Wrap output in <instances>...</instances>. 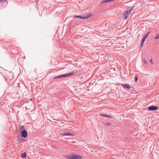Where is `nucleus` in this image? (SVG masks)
Instances as JSON below:
<instances>
[{
  "mask_svg": "<svg viewBox=\"0 0 159 159\" xmlns=\"http://www.w3.org/2000/svg\"><path fill=\"white\" fill-rule=\"evenodd\" d=\"M65 158L68 159H82L83 158V156L77 154H70L66 156Z\"/></svg>",
  "mask_w": 159,
  "mask_h": 159,
  "instance_id": "f257e3e1",
  "label": "nucleus"
},
{
  "mask_svg": "<svg viewBox=\"0 0 159 159\" xmlns=\"http://www.w3.org/2000/svg\"><path fill=\"white\" fill-rule=\"evenodd\" d=\"M21 136L24 138H25L28 136V133L25 130H23L21 132Z\"/></svg>",
  "mask_w": 159,
  "mask_h": 159,
  "instance_id": "f03ea898",
  "label": "nucleus"
},
{
  "mask_svg": "<svg viewBox=\"0 0 159 159\" xmlns=\"http://www.w3.org/2000/svg\"><path fill=\"white\" fill-rule=\"evenodd\" d=\"M131 11L130 10H128L125 12L124 15V18L125 19H126L129 15L131 13Z\"/></svg>",
  "mask_w": 159,
  "mask_h": 159,
  "instance_id": "7ed1b4c3",
  "label": "nucleus"
},
{
  "mask_svg": "<svg viewBox=\"0 0 159 159\" xmlns=\"http://www.w3.org/2000/svg\"><path fill=\"white\" fill-rule=\"evenodd\" d=\"M148 109L149 111H155L158 109V107L157 106H149L148 107Z\"/></svg>",
  "mask_w": 159,
  "mask_h": 159,
  "instance_id": "20e7f679",
  "label": "nucleus"
},
{
  "mask_svg": "<svg viewBox=\"0 0 159 159\" xmlns=\"http://www.w3.org/2000/svg\"><path fill=\"white\" fill-rule=\"evenodd\" d=\"M91 15H88L86 16H75V17L76 18L79 17L81 19H87L90 17Z\"/></svg>",
  "mask_w": 159,
  "mask_h": 159,
  "instance_id": "39448f33",
  "label": "nucleus"
},
{
  "mask_svg": "<svg viewBox=\"0 0 159 159\" xmlns=\"http://www.w3.org/2000/svg\"><path fill=\"white\" fill-rule=\"evenodd\" d=\"M66 77V74H63L62 75H60L58 76H56L54 77L53 79H58V78H60L62 77Z\"/></svg>",
  "mask_w": 159,
  "mask_h": 159,
  "instance_id": "423d86ee",
  "label": "nucleus"
},
{
  "mask_svg": "<svg viewBox=\"0 0 159 159\" xmlns=\"http://www.w3.org/2000/svg\"><path fill=\"white\" fill-rule=\"evenodd\" d=\"M123 88H125L127 89H129L131 88L129 87V86L128 84H125L122 85Z\"/></svg>",
  "mask_w": 159,
  "mask_h": 159,
  "instance_id": "0eeeda50",
  "label": "nucleus"
},
{
  "mask_svg": "<svg viewBox=\"0 0 159 159\" xmlns=\"http://www.w3.org/2000/svg\"><path fill=\"white\" fill-rule=\"evenodd\" d=\"M61 134L62 135H70L71 134L69 133H62Z\"/></svg>",
  "mask_w": 159,
  "mask_h": 159,
  "instance_id": "6e6552de",
  "label": "nucleus"
},
{
  "mask_svg": "<svg viewBox=\"0 0 159 159\" xmlns=\"http://www.w3.org/2000/svg\"><path fill=\"white\" fill-rule=\"evenodd\" d=\"M100 116H104V117H108V118H111L112 117L110 116H109V115H105V114H100Z\"/></svg>",
  "mask_w": 159,
  "mask_h": 159,
  "instance_id": "1a4fd4ad",
  "label": "nucleus"
},
{
  "mask_svg": "<svg viewBox=\"0 0 159 159\" xmlns=\"http://www.w3.org/2000/svg\"><path fill=\"white\" fill-rule=\"evenodd\" d=\"M21 157L22 158H24L26 157V154L25 152L22 153L21 155Z\"/></svg>",
  "mask_w": 159,
  "mask_h": 159,
  "instance_id": "9d476101",
  "label": "nucleus"
},
{
  "mask_svg": "<svg viewBox=\"0 0 159 159\" xmlns=\"http://www.w3.org/2000/svg\"><path fill=\"white\" fill-rule=\"evenodd\" d=\"M75 74L74 72H72L71 73H69L68 74H66V77H68V76H70L71 75H73Z\"/></svg>",
  "mask_w": 159,
  "mask_h": 159,
  "instance_id": "9b49d317",
  "label": "nucleus"
},
{
  "mask_svg": "<svg viewBox=\"0 0 159 159\" xmlns=\"http://www.w3.org/2000/svg\"><path fill=\"white\" fill-rule=\"evenodd\" d=\"M150 32H148V33H147V34H146L143 36V38L144 39H145L147 38L148 36V34H149L150 33Z\"/></svg>",
  "mask_w": 159,
  "mask_h": 159,
  "instance_id": "f8f14e48",
  "label": "nucleus"
},
{
  "mask_svg": "<svg viewBox=\"0 0 159 159\" xmlns=\"http://www.w3.org/2000/svg\"><path fill=\"white\" fill-rule=\"evenodd\" d=\"M103 124H104L105 125H111V124L109 123H103Z\"/></svg>",
  "mask_w": 159,
  "mask_h": 159,
  "instance_id": "ddd939ff",
  "label": "nucleus"
},
{
  "mask_svg": "<svg viewBox=\"0 0 159 159\" xmlns=\"http://www.w3.org/2000/svg\"><path fill=\"white\" fill-rule=\"evenodd\" d=\"M159 38V34H157V35H156V36L154 38V39H158Z\"/></svg>",
  "mask_w": 159,
  "mask_h": 159,
  "instance_id": "4468645a",
  "label": "nucleus"
},
{
  "mask_svg": "<svg viewBox=\"0 0 159 159\" xmlns=\"http://www.w3.org/2000/svg\"><path fill=\"white\" fill-rule=\"evenodd\" d=\"M24 128V127L23 125H22L20 126V127L19 128L20 129H21Z\"/></svg>",
  "mask_w": 159,
  "mask_h": 159,
  "instance_id": "2eb2a0df",
  "label": "nucleus"
},
{
  "mask_svg": "<svg viewBox=\"0 0 159 159\" xmlns=\"http://www.w3.org/2000/svg\"><path fill=\"white\" fill-rule=\"evenodd\" d=\"M138 80V77L137 75L135 76V82H136Z\"/></svg>",
  "mask_w": 159,
  "mask_h": 159,
  "instance_id": "dca6fc26",
  "label": "nucleus"
},
{
  "mask_svg": "<svg viewBox=\"0 0 159 159\" xmlns=\"http://www.w3.org/2000/svg\"><path fill=\"white\" fill-rule=\"evenodd\" d=\"M145 40V39H144L143 38H142V40H141V42L144 43Z\"/></svg>",
  "mask_w": 159,
  "mask_h": 159,
  "instance_id": "f3484780",
  "label": "nucleus"
},
{
  "mask_svg": "<svg viewBox=\"0 0 159 159\" xmlns=\"http://www.w3.org/2000/svg\"><path fill=\"white\" fill-rule=\"evenodd\" d=\"M149 61L152 64L153 63V61H152V58Z\"/></svg>",
  "mask_w": 159,
  "mask_h": 159,
  "instance_id": "a211bd4d",
  "label": "nucleus"
},
{
  "mask_svg": "<svg viewBox=\"0 0 159 159\" xmlns=\"http://www.w3.org/2000/svg\"><path fill=\"white\" fill-rule=\"evenodd\" d=\"M144 62L145 64H147L148 63V61L144 60Z\"/></svg>",
  "mask_w": 159,
  "mask_h": 159,
  "instance_id": "6ab92c4d",
  "label": "nucleus"
},
{
  "mask_svg": "<svg viewBox=\"0 0 159 159\" xmlns=\"http://www.w3.org/2000/svg\"><path fill=\"white\" fill-rule=\"evenodd\" d=\"M143 43H142V42H141V46H142L143 45Z\"/></svg>",
  "mask_w": 159,
  "mask_h": 159,
  "instance_id": "aec40b11",
  "label": "nucleus"
},
{
  "mask_svg": "<svg viewBox=\"0 0 159 159\" xmlns=\"http://www.w3.org/2000/svg\"><path fill=\"white\" fill-rule=\"evenodd\" d=\"M20 140H21V139H18V141H19V142H20Z\"/></svg>",
  "mask_w": 159,
  "mask_h": 159,
  "instance_id": "412c9836",
  "label": "nucleus"
}]
</instances>
